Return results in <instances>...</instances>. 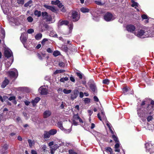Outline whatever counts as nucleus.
Instances as JSON below:
<instances>
[{
    "mask_svg": "<svg viewBox=\"0 0 154 154\" xmlns=\"http://www.w3.org/2000/svg\"><path fill=\"white\" fill-rule=\"evenodd\" d=\"M134 35L138 37L144 38L153 37L154 36L151 33L150 29L147 27L143 28L141 29L136 30Z\"/></svg>",
    "mask_w": 154,
    "mask_h": 154,
    "instance_id": "nucleus-1",
    "label": "nucleus"
},
{
    "mask_svg": "<svg viewBox=\"0 0 154 154\" xmlns=\"http://www.w3.org/2000/svg\"><path fill=\"white\" fill-rule=\"evenodd\" d=\"M57 133V130L54 129H51L49 131H45L44 132L43 137L44 139H48L51 136L54 135Z\"/></svg>",
    "mask_w": 154,
    "mask_h": 154,
    "instance_id": "nucleus-2",
    "label": "nucleus"
},
{
    "mask_svg": "<svg viewBox=\"0 0 154 154\" xmlns=\"http://www.w3.org/2000/svg\"><path fill=\"white\" fill-rule=\"evenodd\" d=\"M145 148L147 152L150 153L154 152V147L153 146L151 142H149L145 143Z\"/></svg>",
    "mask_w": 154,
    "mask_h": 154,
    "instance_id": "nucleus-3",
    "label": "nucleus"
},
{
    "mask_svg": "<svg viewBox=\"0 0 154 154\" xmlns=\"http://www.w3.org/2000/svg\"><path fill=\"white\" fill-rule=\"evenodd\" d=\"M116 18L115 15H113L110 13H106L104 16V18L106 21H111L114 20Z\"/></svg>",
    "mask_w": 154,
    "mask_h": 154,
    "instance_id": "nucleus-4",
    "label": "nucleus"
},
{
    "mask_svg": "<svg viewBox=\"0 0 154 154\" xmlns=\"http://www.w3.org/2000/svg\"><path fill=\"white\" fill-rule=\"evenodd\" d=\"M43 18L47 22H50L52 20V17L46 12H42V13Z\"/></svg>",
    "mask_w": 154,
    "mask_h": 154,
    "instance_id": "nucleus-5",
    "label": "nucleus"
},
{
    "mask_svg": "<svg viewBox=\"0 0 154 154\" xmlns=\"http://www.w3.org/2000/svg\"><path fill=\"white\" fill-rule=\"evenodd\" d=\"M79 93V91L78 90L76 89L74 90L70 94L71 99L72 100H73L76 98L78 96Z\"/></svg>",
    "mask_w": 154,
    "mask_h": 154,
    "instance_id": "nucleus-6",
    "label": "nucleus"
},
{
    "mask_svg": "<svg viewBox=\"0 0 154 154\" xmlns=\"http://www.w3.org/2000/svg\"><path fill=\"white\" fill-rule=\"evenodd\" d=\"M72 19L73 21H76L79 19V16L76 11H73L72 13Z\"/></svg>",
    "mask_w": 154,
    "mask_h": 154,
    "instance_id": "nucleus-7",
    "label": "nucleus"
},
{
    "mask_svg": "<svg viewBox=\"0 0 154 154\" xmlns=\"http://www.w3.org/2000/svg\"><path fill=\"white\" fill-rule=\"evenodd\" d=\"M14 71H9L8 73L11 77H16L18 75V72L15 69H13Z\"/></svg>",
    "mask_w": 154,
    "mask_h": 154,
    "instance_id": "nucleus-8",
    "label": "nucleus"
},
{
    "mask_svg": "<svg viewBox=\"0 0 154 154\" xmlns=\"http://www.w3.org/2000/svg\"><path fill=\"white\" fill-rule=\"evenodd\" d=\"M5 55V57H7L8 58L12 57L13 59V56L12 53L10 49H6L4 52Z\"/></svg>",
    "mask_w": 154,
    "mask_h": 154,
    "instance_id": "nucleus-9",
    "label": "nucleus"
},
{
    "mask_svg": "<svg viewBox=\"0 0 154 154\" xmlns=\"http://www.w3.org/2000/svg\"><path fill=\"white\" fill-rule=\"evenodd\" d=\"M137 115L140 117H142L146 115L147 113H145L144 111L142 110L141 108L138 109H137Z\"/></svg>",
    "mask_w": 154,
    "mask_h": 154,
    "instance_id": "nucleus-10",
    "label": "nucleus"
},
{
    "mask_svg": "<svg viewBox=\"0 0 154 154\" xmlns=\"http://www.w3.org/2000/svg\"><path fill=\"white\" fill-rule=\"evenodd\" d=\"M38 90L40 92L41 94L46 95L48 93L47 89L45 88L44 87L42 86L40 87L39 88Z\"/></svg>",
    "mask_w": 154,
    "mask_h": 154,
    "instance_id": "nucleus-11",
    "label": "nucleus"
},
{
    "mask_svg": "<svg viewBox=\"0 0 154 154\" xmlns=\"http://www.w3.org/2000/svg\"><path fill=\"white\" fill-rule=\"evenodd\" d=\"M127 30L130 32H133L135 29V27L133 25H128L127 26Z\"/></svg>",
    "mask_w": 154,
    "mask_h": 154,
    "instance_id": "nucleus-12",
    "label": "nucleus"
},
{
    "mask_svg": "<svg viewBox=\"0 0 154 154\" xmlns=\"http://www.w3.org/2000/svg\"><path fill=\"white\" fill-rule=\"evenodd\" d=\"M26 35V34L23 33L22 34L20 37V40L24 45V44L26 42L27 39Z\"/></svg>",
    "mask_w": 154,
    "mask_h": 154,
    "instance_id": "nucleus-13",
    "label": "nucleus"
},
{
    "mask_svg": "<svg viewBox=\"0 0 154 154\" xmlns=\"http://www.w3.org/2000/svg\"><path fill=\"white\" fill-rule=\"evenodd\" d=\"M101 117L100 116V113H98L97 114V117L101 121H102V119H106V117L105 115L104 112L103 111V110L101 111Z\"/></svg>",
    "mask_w": 154,
    "mask_h": 154,
    "instance_id": "nucleus-14",
    "label": "nucleus"
},
{
    "mask_svg": "<svg viewBox=\"0 0 154 154\" xmlns=\"http://www.w3.org/2000/svg\"><path fill=\"white\" fill-rule=\"evenodd\" d=\"M51 112L49 110H46L45 111L43 114V117L44 118H47L50 116L51 115Z\"/></svg>",
    "mask_w": 154,
    "mask_h": 154,
    "instance_id": "nucleus-15",
    "label": "nucleus"
},
{
    "mask_svg": "<svg viewBox=\"0 0 154 154\" xmlns=\"http://www.w3.org/2000/svg\"><path fill=\"white\" fill-rule=\"evenodd\" d=\"M40 98L39 97H37L32 100L31 101V103L32 104L33 106L34 107L36 106V104L40 101Z\"/></svg>",
    "mask_w": 154,
    "mask_h": 154,
    "instance_id": "nucleus-16",
    "label": "nucleus"
},
{
    "mask_svg": "<svg viewBox=\"0 0 154 154\" xmlns=\"http://www.w3.org/2000/svg\"><path fill=\"white\" fill-rule=\"evenodd\" d=\"M44 7L47 9L51 10L52 12H55L56 11L55 8L54 7L51 6L45 5H44Z\"/></svg>",
    "mask_w": 154,
    "mask_h": 154,
    "instance_id": "nucleus-17",
    "label": "nucleus"
},
{
    "mask_svg": "<svg viewBox=\"0 0 154 154\" xmlns=\"http://www.w3.org/2000/svg\"><path fill=\"white\" fill-rule=\"evenodd\" d=\"M131 2L132 3L131 5V6L132 7H135V8L137 9V11H140L139 10L136 8V7H138L139 6V4L135 2L133 0H131Z\"/></svg>",
    "mask_w": 154,
    "mask_h": 154,
    "instance_id": "nucleus-18",
    "label": "nucleus"
},
{
    "mask_svg": "<svg viewBox=\"0 0 154 154\" xmlns=\"http://www.w3.org/2000/svg\"><path fill=\"white\" fill-rule=\"evenodd\" d=\"M73 120H78L80 122H83L81 118H80L78 114L74 115L73 116Z\"/></svg>",
    "mask_w": 154,
    "mask_h": 154,
    "instance_id": "nucleus-19",
    "label": "nucleus"
},
{
    "mask_svg": "<svg viewBox=\"0 0 154 154\" xmlns=\"http://www.w3.org/2000/svg\"><path fill=\"white\" fill-rule=\"evenodd\" d=\"M8 80L6 78H5L4 81L2 82V88H4L8 84Z\"/></svg>",
    "mask_w": 154,
    "mask_h": 154,
    "instance_id": "nucleus-20",
    "label": "nucleus"
},
{
    "mask_svg": "<svg viewBox=\"0 0 154 154\" xmlns=\"http://www.w3.org/2000/svg\"><path fill=\"white\" fill-rule=\"evenodd\" d=\"M8 145H4L2 151V154H5L7 153V151L6 150L8 149Z\"/></svg>",
    "mask_w": 154,
    "mask_h": 154,
    "instance_id": "nucleus-21",
    "label": "nucleus"
},
{
    "mask_svg": "<svg viewBox=\"0 0 154 154\" xmlns=\"http://www.w3.org/2000/svg\"><path fill=\"white\" fill-rule=\"evenodd\" d=\"M80 11L82 13H85L88 12L89 11V9L85 7H82L80 9Z\"/></svg>",
    "mask_w": 154,
    "mask_h": 154,
    "instance_id": "nucleus-22",
    "label": "nucleus"
},
{
    "mask_svg": "<svg viewBox=\"0 0 154 154\" xmlns=\"http://www.w3.org/2000/svg\"><path fill=\"white\" fill-rule=\"evenodd\" d=\"M90 87L92 91L94 92H95L96 90V87L95 84H92L90 85Z\"/></svg>",
    "mask_w": 154,
    "mask_h": 154,
    "instance_id": "nucleus-23",
    "label": "nucleus"
},
{
    "mask_svg": "<svg viewBox=\"0 0 154 154\" xmlns=\"http://www.w3.org/2000/svg\"><path fill=\"white\" fill-rule=\"evenodd\" d=\"M69 23L68 21L67 20L62 21L61 22H60L59 25L62 26L63 25H67Z\"/></svg>",
    "mask_w": 154,
    "mask_h": 154,
    "instance_id": "nucleus-24",
    "label": "nucleus"
},
{
    "mask_svg": "<svg viewBox=\"0 0 154 154\" xmlns=\"http://www.w3.org/2000/svg\"><path fill=\"white\" fill-rule=\"evenodd\" d=\"M119 146L120 144L119 143V142L116 143L115 146V152H120V149H119Z\"/></svg>",
    "mask_w": 154,
    "mask_h": 154,
    "instance_id": "nucleus-25",
    "label": "nucleus"
},
{
    "mask_svg": "<svg viewBox=\"0 0 154 154\" xmlns=\"http://www.w3.org/2000/svg\"><path fill=\"white\" fill-rule=\"evenodd\" d=\"M69 29V32L68 33V34H69L72 32V29L73 28V24L72 23H70L68 25Z\"/></svg>",
    "mask_w": 154,
    "mask_h": 154,
    "instance_id": "nucleus-26",
    "label": "nucleus"
},
{
    "mask_svg": "<svg viewBox=\"0 0 154 154\" xmlns=\"http://www.w3.org/2000/svg\"><path fill=\"white\" fill-rule=\"evenodd\" d=\"M42 37V34L39 33L37 34L35 36V38L36 40H39Z\"/></svg>",
    "mask_w": 154,
    "mask_h": 154,
    "instance_id": "nucleus-27",
    "label": "nucleus"
},
{
    "mask_svg": "<svg viewBox=\"0 0 154 154\" xmlns=\"http://www.w3.org/2000/svg\"><path fill=\"white\" fill-rule=\"evenodd\" d=\"M65 71L64 69H57L54 72V74L56 75L59 73H63Z\"/></svg>",
    "mask_w": 154,
    "mask_h": 154,
    "instance_id": "nucleus-28",
    "label": "nucleus"
},
{
    "mask_svg": "<svg viewBox=\"0 0 154 154\" xmlns=\"http://www.w3.org/2000/svg\"><path fill=\"white\" fill-rule=\"evenodd\" d=\"M28 141L30 147L32 148L34 144V141L30 139L28 140Z\"/></svg>",
    "mask_w": 154,
    "mask_h": 154,
    "instance_id": "nucleus-29",
    "label": "nucleus"
},
{
    "mask_svg": "<svg viewBox=\"0 0 154 154\" xmlns=\"http://www.w3.org/2000/svg\"><path fill=\"white\" fill-rule=\"evenodd\" d=\"M57 126L61 130L63 129V123L62 122H59L57 123Z\"/></svg>",
    "mask_w": 154,
    "mask_h": 154,
    "instance_id": "nucleus-30",
    "label": "nucleus"
},
{
    "mask_svg": "<svg viewBox=\"0 0 154 154\" xmlns=\"http://www.w3.org/2000/svg\"><path fill=\"white\" fill-rule=\"evenodd\" d=\"M34 14L35 16L38 17H39L41 15V12L40 11H38L37 10H35L34 11Z\"/></svg>",
    "mask_w": 154,
    "mask_h": 154,
    "instance_id": "nucleus-31",
    "label": "nucleus"
},
{
    "mask_svg": "<svg viewBox=\"0 0 154 154\" xmlns=\"http://www.w3.org/2000/svg\"><path fill=\"white\" fill-rule=\"evenodd\" d=\"M59 146L57 144H55L53 147H50V149H51L55 151L57 149Z\"/></svg>",
    "mask_w": 154,
    "mask_h": 154,
    "instance_id": "nucleus-32",
    "label": "nucleus"
},
{
    "mask_svg": "<svg viewBox=\"0 0 154 154\" xmlns=\"http://www.w3.org/2000/svg\"><path fill=\"white\" fill-rule=\"evenodd\" d=\"M13 59L12 58L11 61V62L8 61V62H6L5 64V65H6V67H8L10 66H11V65L12 64V62H13Z\"/></svg>",
    "mask_w": 154,
    "mask_h": 154,
    "instance_id": "nucleus-33",
    "label": "nucleus"
},
{
    "mask_svg": "<svg viewBox=\"0 0 154 154\" xmlns=\"http://www.w3.org/2000/svg\"><path fill=\"white\" fill-rule=\"evenodd\" d=\"M62 131H63L64 133L66 134L69 133L72 131V129L71 128L66 129L63 128V129H62Z\"/></svg>",
    "mask_w": 154,
    "mask_h": 154,
    "instance_id": "nucleus-34",
    "label": "nucleus"
},
{
    "mask_svg": "<svg viewBox=\"0 0 154 154\" xmlns=\"http://www.w3.org/2000/svg\"><path fill=\"white\" fill-rule=\"evenodd\" d=\"M60 51H54L53 53V55L55 57H57L60 55Z\"/></svg>",
    "mask_w": 154,
    "mask_h": 154,
    "instance_id": "nucleus-35",
    "label": "nucleus"
},
{
    "mask_svg": "<svg viewBox=\"0 0 154 154\" xmlns=\"http://www.w3.org/2000/svg\"><path fill=\"white\" fill-rule=\"evenodd\" d=\"M63 92L65 94H69L71 92V90H67L66 89H64L63 90Z\"/></svg>",
    "mask_w": 154,
    "mask_h": 154,
    "instance_id": "nucleus-36",
    "label": "nucleus"
},
{
    "mask_svg": "<svg viewBox=\"0 0 154 154\" xmlns=\"http://www.w3.org/2000/svg\"><path fill=\"white\" fill-rule=\"evenodd\" d=\"M69 80L68 77H65L61 78L60 79V81L61 82H64L65 81H68Z\"/></svg>",
    "mask_w": 154,
    "mask_h": 154,
    "instance_id": "nucleus-37",
    "label": "nucleus"
},
{
    "mask_svg": "<svg viewBox=\"0 0 154 154\" xmlns=\"http://www.w3.org/2000/svg\"><path fill=\"white\" fill-rule=\"evenodd\" d=\"M109 82V80L107 79H105L103 81V83L104 84L108 85Z\"/></svg>",
    "mask_w": 154,
    "mask_h": 154,
    "instance_id": "nucleus-38",
    "label": "nucleus"
},
{
    "mask_svg": "<svg viewBox=\"0 0 154 154\" xmlns=\"http://www.w3.org/2000/svg\"><path fill=\"white\" fill-rule=\"evenodd\" d=\"M60 3V1L58 0H56V1H52L51 4L52 5H58Z\"/></svg>",
    "mask_w": 154,
    "mask_h": 154,
    "instance_id": "nucleus-39",
    "label": "nucleus"
},
{
    "mask_svg": "<svg viewBox=\"0 0 154 154\" xmlns=\"http://www.w3.org/2000/svg\"><path fill=\"white\" fill-rule=\"evenodd\" d=\"M32 3V1L31 0L29 1V2H28L26 3L24 5V6L25 7H28V6H29L30 7H31V5H30V4H31Z\"/></svg>",
    "mask_w": 154,
    "mask_h": 154,
    "instance_id": "nucleus-40",
    "label": "nucleus"
},
{
    "mask_svg": "<svg viewBox=\"0 0 154 154\" xmlns=\"http://www.w3.org/2000/svg\"><path fill=\"white\" fill-rule=\"evenodd\" d=\"M90 99L88 98H86L84 100V102L85 104H88L90 102Z\"/></svg>",
    "mask_w": 154,
    "mask_h": 154,
    "instance_id": "nucleus-41",
    "label": "nucleus"
},
{
    "mask_svg": "<svg viewBox=\"0 0 154 154\" xmlns=\"http://www.w3.org/2000/svg\"><path fill=\"white\" fill-rule=\"evenodd\" d=\"M69 154H77V153L73 149H69Z\"/></svg>",
    "mask_w": 154,
    "mask_h": 154,
    "instance_id": "nucleus-42",
    "label": "nucleus"
},
{
    "mask_svg": "<svg viewBox=\"0 0 154 154\" xmlns=\"http://www.w3.org/2000/svg\"><path fill=\"white\" fill-rule=\"evenodd\" d=\"M105 149L106 151H109L110 153H112V150L110 147H106Z\"/></svg>",
    "mask_w": 154,
    "mask_h": 154,
    "instance_id": "nucleus-43",
    "label": "nucleus"
},
{
    "mask_svg": "<svg viewBox=\"0 0 154 154\" xmlns=\"http://www.w3.org/2000/svg\"><path fill=\"white\" fill-rule=\"evenodd\" d=\"M112 137L116 143L119 142V141L118 140V138L115 135H112Z\"/></svg>",
    "mask_w": 154,
    "mask_h": 154,
    "instance_id": "nucleus-44",
    "label": "nucleus"
},
{
    "mask_svg": "<svg viewBox=\"0 0 154 154\" xmlns=\"http://www.w3.org/2000/svg\"><path fill=\"white\" fill-rule=\"evenodd\" d=\"M48 40V39L47 38H44L43 39L42 41L41 44L42 45H44L45 43V42L47 41Z\"/></svg>",
    "mask_w": 154,
    "mask_h": 154,
    "instance_id": "nucleus-45",
    "label": "nucleus"
},
{
    "mask_svg": "<svg viewBox=\"0 0 154 154\" xmlns=\"http://www.w3.org/2000/svg\"><path fill=\"white\" fill-rule=\"evenodd\" d=\"M34 32V30L32 29H28L27 31V32L29 34H31Z\"/></svg>",
    "mask_w": 154,
    "mask_h": 154,
    "instance_id": "nucleus-46",
    "label": "nucleus"
},
{
    "mask_svg": "<svg viewBox=\"0 0 154 154\" xmlns=\"http://www.w3.org/2000/svg\"><path fill=\"white\" fill-rule=\"evenodd\" d=\"M95 2L96 4L98 5H103L100 1H95Z\"/></svg>",
    "mask_w": 154,
    "mask_h": 154,
    "instance_id": "nucleus-47",
    "label": "nucleus"
},
{
    "mask_svg": "<svg viewBox=\"0 0 154 154\" xmlns=\"http://www.w3.org/2000/svg\"><path fill=\"white\" fill-rule=\"evenodd\" d=\"M27 20L29 22H31L32 21L33 19L31 17L29 16L27 17Z\"/></svg>",
    "mask_w": 154,
    "mask_h": 154,
    "instance_id": "nucleus-48",
    "label": "nucleus"
},
{
    "mask_svg": "<svg viewBox=\"0 0 154 154\" xmlns=\"http://www.w3.org/2000/svg\"><path fill=\"white\" fill-rule=\"evenodd\" d=\"M147 99H146L144 100L143 101L141 104V106H142L144 105L145 104H146L147 102Z\"/></svg>",
    "mask_w": 154,
    "mask_h": 154,
    "instance_id": "nucleus-49",
    "label": "nucleus"
},
{
    "mask_svg": "<svg viewBox=\"0 0 154 154\" xmlns=\"http://www.w3.org/2000/svg\"><path fill=\"white\" fill-rule=\"evenodd\" d=\"M17 3L19 4H23L24 3V0H17Z\"/></svg>",
    "mask_w": 154,
    "mask_h": 154,
    "instance_id": "nucleus-50",
    "label": "nucleus"
},
{
    "mask_svg": "<svg viewBox=\"0 0 154 154\" xmlns=\"http://www.w3.org/2000/svg\"><path fill=\"white\" fill-rule=\"evenodd\" d=\"M141 17L143 19H148L147 16L145 14H143L141 16Z\"/></svg>",
    "mask_w": 154,
    "mask_h": 154,
    "instance_id": "nucleus-51",
    "label": "nucleus"
},
{
    "mask_svg": "<svg viewBox=\"0 0 154 154\" xmlns=\"http://www.w3.org/2000/svg\"><path fill=\"white\" fill-rule=\"evenodd\" d=\"M23 115L26 119H28V118L29 117V114L25 112H23Z\"/></svg>",
    "mask_w": 154,
    "mask_h": 154,
    "instance_id": "nucleus-52",
    "label": "nucleus"
},
{
    "mask_svg": "<svg viewBox=\"0 0 154 154\" xmlns=\"http://www.w3.org/2000/svg\"><path fill=\"white\" fill-rule=\"evenodd\" d=\"M77 76L79 77V78L80 79H82V75L79 72H77L76 73Z\"/></svg>",
    "mask_w": 154,
    "mask_h": 154,
    "instance_id": "nucleus-53",
    "label": "nucleus"
},
{
    "mask_svg": "<svg viewBox=\"0 0 154 154\" xmlns=\"http://www.w3.org/2000/svg\"><path fill=\"white\" fill-rule=\"evenodd\" d=\"M153 117L152 116H149L147 117V120L148 122H149L150 121L152 120V119Z\"/></svg>",
    "mask_w": 154,
    "mask_h": 154,
    "instance_id": "nucleus-54",
    "label": "nucleus"
},
{
    "mask_svg": "<svg viewBox=\"0 0 154 154\" xmlns=\"http://www.w3.org/2000/svg\"><path fill=\"white\" fill-rule=\"evenodd\" d=\"M15 97L14 96L8 98V100L10 101L15 100Z\"/></svg>",
    "mask_w": 154,
    "mask_h": 154,
    "instance_id": "nucleus-55",
    "label": "nucleus"
},
{
    "mask_svg": "<svg viewBox=\"0 0 154 154\" xmlns=\"http://www.w3.org/2000/svg\"><path fill=\"white\" fill-rule=\"evenodd\" d=\"M106 125L109 128V129H110V128H111V124L108 121H106Z\"/></svg>",
    "mask_w": 154,
    "mask_h": 154,
    "instance_id": "nucleus-56",
    "label": "nucleus"
},
{
    "mask_svg": "<svg viewBox=\"0 0 154 154\" xmlns=\"http://www.w3.org/2000/svg\"><path fill=\"white\" fill-rule=\"evenodd\" d=\"M59 66L60 67H63L64 66V64L63 62H60L59 63Z\"/></svg>",
    "mask_w": 154,
    "mask_h": 154,
    "instance_id": "nucleus-57",
    "label": "nucleus"
},
{
    "mask_svg": "<svg viewBox=\"0 0 154 154\" xmlns=\"http://www.w3.org/2000/svg\"><path fill=\"white\" fill-rule=\"evenodd\" d=\"M129 88H123V91L124 93H125L129 90Z\"/></svg>",
    "mask_w": 154,
    "mask_h": 154,
    "instance_id": "nucleus-58",
    "label": "nucleus"
},
{
    "mask_svg": "<svg viewBox=\"0 0 154 154\" xmlns=\"http://www.w3.org/2000/svg\"><path fill=\"white\" fill-rule=\"evenodd\" d=\"M70 80L72 82H75V80L74 79V78L72 76H71L70 77Z\"/></svg>",
    "mask_w": 154,
    "mask_h": 154,
    "instance_id": "nucleus-59",
    "label": "nucleus"
},
{
    "mask_svg": "<svg viewBox=\"0 0 154 154\" xmlns=\"http://www.w3.org/2000/svg\"><path fill=\"white\" fill-rule=\"evenodd\" d=\"M47 51L48 53H51L53 51V50L50 48H48L47 49Z\"/></svg>",
    "mask_w": 154,
    "mask_h": 154,
    "instance_id": "nucleus-60",
    "label": "nucleus"
},
{
    "mask_svg": "<svg viewBox=\"0 0 154 154\" xmlns=\"http://www.w3.org/2000/svg\"><path fill=\"white\" fill-rule=\"evenodd\" d=\"M94 101L96 102H98L99 101V99L98 97L96 96H94Z\"/></svg>",
    "mask_w": 154,
    "mask_h": 154,
    "instance_id": "nucleus-61",
    "label": "nucleus"
},
{
    "mask_svg": "<svg viewBox=\"0 0 154 154\" xmlns=\"http://www.w3.org/2000/svg\"><path fill=\"white\" fill-rule=\"evenodd\" d=\"M54 144V142L53 141H51L49 142L48 144V146L50 147Z\"/></svg>",
    "mask_w": 154,
    "mask_h": 154,
    "instance_id": "nucleus-62",
    "label": "nucleus"
},
{
    "mask_svg": "<svg viewBox=\"0 0 154 154\" xmlns=\"http://www.w3.org/2000/svg\"><path fill=\"white\" fill-rule=\"evenodd\" d=\"M57 91L58 93H61L63 91L62 89L61 88H59Z\"/></svg>",
    "mask_w": 154,
    "mask_h": 154,
    "instance_id": "nucleus-63",
    "label": "nucleus"
},
{
    "mask_svg": "<svg viewBox=\"0 0 154 154\" xmlns=\"http://www.w3.org/2000/svg\"><path fill=\"white\" fill-rule=\"evenodd\" d=\"M84 96V94L83 92H81L79 93V97L81 98H82Z\"/></svg>",
    "mask_w": 154,
    "mask_h": 154,
    "instance_id": "nucleus-64",
    "label": "nucleus"
}]
</instances>
